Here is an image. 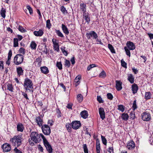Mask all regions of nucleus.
<instances>
[{
    "mask_svg": "<svg viewBox=\"0 0 153 153\" xmlns=\"http://www.w3.org/2000/svg\"><path fill=\"white\" fill-rule=\"evenodd\" d=\"M10 142L13 146L18 147L22 143V138L21 136L17 135L15 136L13 138L10 139Z\"/></svg>",
    "mask_w": 153,
    "mask_h": 153,
    "instance_id": "1",
    "label": "nucleus"
},
{
    "mask_svg": "<svg viewBox=\"0 0 153 153\" xmlns=\"http://www.w3.org/2000/svg\"><path fill=\"white\" fill-rule=\"evenodd\" d=\"M33 85L32 82L30 79L28 78H25L23 85L24 88L26 91L29 90V91L33 93Z\"/></svg>",
    "mask_w": 153,
    "mask_h": 153,
    "instance_id": "2",
    "label": "nucleus"
},
{
    "mask_svg": "<svg viewBox=\"0 0 153 153\" xmlns=\"http://www.w3.org/2000/svg\"><path fill=\"white\" fill-rule=\"evenodd\" d=\"M44 135L42 134H38L36 132H32L30 134V137L32 141L35 143L40 141L42 138V136Z\"/></svg>",
    "mask_w": 153,
    "mask_h": 153,
    "instance_id": "3",
    "label": "nucleus"
},
{
    "mask_svg": "<svg viewBox=\"0 0 153 153\" xmlns=\"http://www.w3.org/2000/svg\"><path fill=\"white\" fill-rule=\"evenodd\" d=\"M24 59V56L21 54H18L16 55L14 59V62L17 65H18L22 63Z\"/></svg>",
    "mask_w": 153,
    "mask_h": 153,
    "instance_id": "4",
    "label": "nucleus"
},
{
    "mask_svg": "<svg viewBox=\"0 0 153 153\" xmlns=\"http://www.w3.org/2000/svg\"><path fill=\"white\" fill-rule=\"evenodd\" d=\"M42 139L43 141L44 144L47 151H48L49 153H52L53 150L52 147L44 135L42 136Z\"/></svg>",
    "mask_w": 153,
    "mask_h": 153,
    "instance_id": "5",
    "label": "nucleus"
},
{
    "mask_svg": "<svg viewBox=\"0 0 153 153\" xmlns=\"http://www.w3.org/2000/svg\"><path fill=\"white\" fill-rule=\"evenodd\" d=\"M86 36L88 39H96L97 37H98L97 34L94 31H91L88 33H87Z\"/></svg>",
    "mask_w": 153,
    "mask_h": 153,
    "instance_id": "6",
    "label": "nucleus"
},
{
    "mask_svg": "<svg viewBox=\"0 0 153 153\" xmlns=\"http://www.w3.org/2000/svg\"><path fill=\"white\" fill-rule=\"evenodd\" d=\"M43 132L45 135H49L51 133V129L49 126L47 125H44L42 126Z\"/></svg>",
    "mask_w": 153,
    "mask_h": 153,
    "instance_id": "7",
    "label": "nucleus"
},
{
    "mask_svg": "<svg viewBox=\"0 0 153 153\" xmlns=\"http://www.w3.org/2000/svg\"><path fill=\"white\" fill-rule=\"evenodd\" d=\"M141 117L142 120L144 121H149L151 119L150 114L147 111H145L141 114Z\"/></svg>",
    "mask_w": 153,
    "mask_h": 153,
    "instance_id": "8",
    "label": "nucleus"
},
{
    "mask_svg": "<svg viewBox=\"0 0 153 153\" xmlns=\"http://www.w3.org/2000/svg\"><path fill=\"white\" fill-rule=\"evenodd\" d=\"M2 148L4 152H7L10 151L11 150V147L9 144L6 143L2 146Z\"/></svg>",
    "mask_w": 153,
    "mask_h": 153,
    "instance_id": "9",
    "label": "nucleus"
},
{
    "mask_svg": "<svg viewBox=\"0 0 153 153\" xmlns=\"http://www.w3.org/2000/svg\"><path fill=\"white\" fill-rule=\"evenodd\" d=\"M72 127L74 129H78L81 126V124L79 121H75L71 123Z\"/></svg>",
    "mask_w": 153,
    "mask_h": 153,
    "instance_id": "10",
    "label": "nucleus"
},
{
    "mask_svg": "<svg viewBox=\"0 0 153 153\" xmlns=\"http://www.w3.org/2000/svg\"><path fill=\"white\" fill-rule=\"evenodd\" d=\"M99 112L100 118L102 120H103L105 118V112L103 108H99Z\"/></svg>",
    "mask_w": 153,
    "mask_h": 153,
    "instance_id": "11",
    "label": "nucleus"
},
{
    "mask_svg": "<svg viewBox=\"0 0 153 153\" xmlns=\"http://www.w3.org/2000/svg\"><path fill=\"white\" fill-rule=\"evenodd\" d=\"M126 45L127 48L131 50H134L135 48V46L134 44L131 41H128L126 43Z\"/></svg>",
    "mask_w": 153,
    "mask_h": 153,
    "instance_id": "12",
    "label": "nucleus"
},
{
    "mask_svg": "<svg viewBox=\"0 0 153 153\" xmlns=\"http://www.w3.org/2000/svg\"><path fill=\"white\" fill-rule=\"evenodd\" d=\"M135 146L133 140H131L127 144V147L129 150H132L134 149Z\"/></svg>",
    "mask_w": 153,
    "mask_h": 153,
    "instance_id": "13",
    "label": "nucleus"
},
{
    "mask_svg": "<svg viewBox=\"0 0 153 153\" xmlns=\"http://www.w3.org/2000/svg\"><path fill=\"white\" fill-rule=\"evenodd\" d=\"M122 82L120 81L116 80V88L118 91H120L122 89Z\"/></svg>",
    "mask_w": 153,
    "mask_h": 153,
    "instance_id": "14",
    "label": "nucleus"
},
{
    "mask_svg": "<svg viewBox=\"0 0 153 153\" xmlns=\"http://www.w3.org/2000/svg\"><path fill=\"white\" fill-rule=\"evenodd\" d=\"M83 18L85 21V22L87 24H89L90 21V17L88 13H83Z\"/></svg>",
    "mask_w": 153,
    "mask_h": 153,
    "instance_id": "15",
    "label": "nucleus"
},
{
    "mask_svg": "<svg viewBox=\"0 0 153 153\" xmlns=\"http://www.w3.org/2000/svg\"><path fill=\"white\" fill-rule=\"evenodd\" d=\"M138 88L137 85L135 83L133 84L131 86V90L134 94L137 93Z\"/></svg>",
    "mask_w": 153,
    "mask_h": 153,
    "instance_id": "16",
    "label": "nucleus"
},
{
    "mask_svg": "<svg viewBox=\"0 0 153 153\" xmlns=\"http://www.w3.org/2000/svg\"><path fill=\"white\" fill-rule=\"evenodd\" d=\"M43 33V30L42 29H39L38 31H35L33 32L34 35L36 36H41Z\"/></svg>",
    "mask_w": 153,
    "mask_h": 153,
    "instance_id": "17",
    "label": "nucleus"
},
{
    "mask_svg": "<svg viewBox=\"0 0 153 153\" xmlns=\"http://www.w3.org/2000/svg\"><path fill=\"white\" fill-rule=\"evenodd\" d=\"M16 71L17 73V76L19 77L23 74V71L22 68L21 67H19L16 68Z\"/></svg>",
    "mask_w": 153,
    "mask_h": 153,
    "instance_id": "18",
    "label": "nucleus"
},
{
    "mask_svg": "<svg viewBox=\"0 0 153 153\" xmlns=\"http://www.w3.org/2000/svg\"><path fill=\"white\" fill-rule=\"evenodd\" d=\"M96 150L97 153H100V140L98 139L96 140Z\"/></svg>",
    "mask_w": 153,
    "mask_h": 153,
    "instance_id": "19",
    "label": "nucleus"
},
{
    "mask_svg": "<svg viewBox=\"0 0 153 153\" xmlns=\"http://www.w3.org/2000/svg\"><path fill=\"white\" fill-rule=\"evenodd\" d=\"M40 70L41 72L45 74H47L49 73L48 68L46 66L41 67Z\"/></svg>",
    "mask_w": 153,
    "mask_h": 153,
    "instance_id": "20",
    "label": "nucleus"
},
{
    "mask_svg": "<svg viewBox=\"0 0 153 153\" xmlns=\"http://www.w3.org/2000/svg\"><path fill=\"white\" fill-rule=\"evenodd\" d=\"M80 115L84 119L87 118L88 116V114L87 111L84 110L82 111L80 113Z\"/></svg>",
    "mask_w": 153,
    "mask_h": 153,
    "instance_id": "21",
    "label": "nucleus"
},
{
    "mask_svg": "<svg viewBox=\"0 0 153 153\" xmlns=\"http://www.w3.org/2000/svg\"><path fill=\"white\" fill-rule=\"evenodd\" d=\"M62 30L64 33L66 35H68L69 33V31L66 26L63 24L62 25Z\"/></svg>",
    "mask_w": 153,
    "mask_h": 153,
    "instance_id": "22",
    "label": "nucleus"
},
{
    "mask_svg": "<svg viewBox=\"0 0 153 153\" xmlns=\"http://www.w3.org/2000/svg\"><path fill=\"white\" fill-rule=\"evenodd\" d=\"M36 121L38 125L39 126H42L43 120L39 117H37L36 118Z\"/></svg>",
    "mask_w": 153,
    "mask_h": 153,
    "instance_id": "23",
    "label": "nucleus"
},
{
    "mask_svg": "<svg viewBox=\"0 0 153 153\" xmlns=\"http://www.w3.org/2000/svg\"><path fill=\"white\" fill-rule=\"evenodd\" d=\"M128 80L131 84H132L134 83V78L132 74H130L128 75Z\"/></svg>",
    "mask_w": 153,
    "mask_h": 153,
    "instance_id": "24",
    "label": "nucleus"
},
{
    "mask_svg": "<svg viewBox=\"0 0 153 153\" xmlns=\"http://www.w3.org/2000/svg\"><path fill=\"white\" fill-rule=\"evenodd\" d=\"M80 9L82 10L83 13H86V5L85 4L83 3L80 4Z\"/></svg>",
    "mask_w": 153,
    "mask_h": 153,
    "instance_id": "25",
    "label": "nucleus"
},
{
    "mask_svg": "<svg viewBox=\"0 0 153 153\" xmlns=\"http://www.w3.org/2000/svg\"><path fill=\"white\" fill-rule=\"evenodd\" d=\"M17 130L18 131L22 132L24 129L23 125L21 123L18 124L17 126Z\"/></svg>",
    "mask_w": 153,
    "mask_h": 153,
    "instance_id": "26",
    "label": "nucleus"
},
{
    "mask_svg": "<svg viewBox=\"0 0 153 153\" xmlns=\"http://www.w3.org/2000/svg\"><path fill=\"white\" fill-rule=\"evenodd\" d=\"M128 115L127 113H123L122 114L121 117L124 120H127L128 119Z\"/></svg>",
    "mask_w": 153,
    "mask_h": 153,
    "instance_id": "27",
    "label": "nucleus"
},
{
    "mask_svg": "<svg viewBox=\"0 0 153 153\" xmlns=\"http://www.w3.org/2000/svg\"><path fill=\"white\" fill-rule=\"evenodd\" d=\"M37 45L34 41L31 42L30 46L32 49L35 50L36 47Z\"/></svg>",
    "mask_w": 153,
    "mask_h": 153,
    "instance_id": "28",
    "label": "nucleus"
},
{
    "mask_svg": "<svg viewBox=\"0 0 153 153\" xmlns=\"http://www.w3.org/2000/svg\"><path fill=\"white\" fill-rule=\"evenodd\" d=\"M6 12V11L5 10L4 8L3 7L2 8L0 13L1 16L4 18L5 17Z\"/></svg>",
    "mask_w": 153,
    "mask_h": 153,
    "instance_id": "29",
    "label": "nucleus"
},
{
    "mask_svg": "<svg viewBox=\"0 0 153 153\" xmlns=\"http://www.w3.org/2000/svg\"><path fill=\"white\" fill-rule=\"evenodd\" d=\"M108 48L110 50L111 52L112 53H115V50L114 48V47L112 45L110 44H108Z\"/></svg>",
    "mask_w": 153,
    "mask_h": 153,
    "instance_id": "30",
    "label": "nucleus"
},
{
    "mask_svg": "<svg viewBox=\"0 0 153 153\" xmlns=\"http://www.w3.org/2000/svg\"><path fill=\"white\" fill-rule=\"evenodd\" d=\"M83 99V96L81 94H79L77 96V99L79 102H81Z\"/></svg>",
    "mask_w": 153,
    "mask_h": 153,
    "instance_id": "31",
    "label": "nucleus"
},
{
    "mask_svg": "<svg viewBox=\"0 0 153 153\" xmlns=\"http://www.w3.org/2000/svg\"><path fill=\"white\" fill-rule=\"evenodd\" d=\"M18 39L17 38H15L13 40L14 45L13 47H16L18 46Z\"/></svg>",
    "mask_w": 153,
    "mask_h": 153,
    "instance_id": "32",
    "label": "nucleus"
},
{
    "mask_svg": "<svg viewBox=\"0 0 153 153\" xmlns=\"http://www.w3.org/2000/svg\"><path fill=\"white\" fill-rule=\"evenodd\" d=\"M151 95V93L150 92H146L145 94V98L147 100L150 99Z\"/></svg>",
    "mask_w": 153,
    "mask_h": 153,
    "instance_id": "33",
    "label": "nucleus"
},
{
    "mask_svg": "<svg viewBox=\"0 0 153 153\" xmlns=\"http://www.w3.org/2000/svg\"><path fill=\"white\" fill-rule=\"evenodd\" d=\"M18 28L19 31L22 33H25L27 31L22 26L19 25Z\"/></svg>",
    "mask_w": 153,
    "mask_h": 153,
    "instance_id": "34",
    "label": "nucleus"
},
{
    "mask_svg": "<svg viewBox=\"0 0 153 153\" xmlns=\"http://www.w3.org/2000/svg\"><path fill=\"white\" fill-rule=\"evenodd\" d=\"M56 34L59 37H64L63 34L59 30H56Z\"/></svg>",
    "mask_w": 153,
    "mask_h": 153,
    "instance_id": "35",
    "label": "nucleus"
},
{
    "mask_svg": "<svg viewBox=\"0 0 153 153\" xmlns=\"http://www.w3.org/2000/svg\"><path fill=\"white\" fill-rule=\"evenodd\" d=\"M13 88L12 84H9L7 85V89L9 91L13 92Z\"/></svg>",
    "mask_w": 153,
    "mask_h": 153,
    "instance_id": "36",
    "label": "nucleus"
},
{
    "mask_svg": "<svg viewBox=\"0 0 153 153\" xmlns=\"http://www.w3.org/2000/svg\"><path fill=\"white\" fill-rule=\"evenodd\" d=\"M56 66L59 70H61L62 69V65L61 62H56Z\"/></svg>",
    "mask_w": 153,
    "mask_h": 153,
    "instance_id": "37",
    "label": "nucleus"
},
{
    "mask_svg": "<svg viewBox=\"0 0 153 153\" xmlns=\"http://www.w3.org/2000/svg\"><path fill=\"white\" fill-rule=\"evenodd\" d=\"M61 11L62 13L63 14H65V13H67V11L66 8L65 7L62 6L61 7Z\"/></svg>",
    "mask_w": 153,
    "mask_h": 153,
    "instance_id": "38",
    "label": "nucleus"
},
{
    "mask_svg": "<svg viewBox=\"0 0 153 153\" xmlns=\"http://www.w3.org/2000/svg\"><path fill=\"white\" fill-rule=\"evenodd\" d=\"M101 138L102 143L104 145H106L107 144V140L106 139L104 136L102 135L101 136Z\"/></svg>",
    "mask_w": 153,
    "mask_h": 153,
    "instance_id": "39",
    "label": "nucleus"
},
{
    "mask_svg": "<svg viewBox=\"0 0 153 153\" xmlns=\"http://www.w3.org/2000/svg\"><path fill=\"white\" fill-rule=\"evenodd\" d=\"M124 50L126 52V54L127 55L129 56H130V52L129 51L130 50H129L128 48L127 47H125L124 48Z\"/></svg>",
    "mask_w": 153,
    "mask_h": 153,
    "instance_id": "40",
    "label": "nucleus"
},
{
    "mask_svg": "<svg viewBox=\"0 0 153 153\" xmlns=\"http://www.w3.org/2000/svg\"><path fill=\"white\" fill-rule=\"evenodd\" d=\"M51 23L50 20L49 19L47 20L46 21V27L48 29H50L51 27Z\"/></svg>",
    "mask_w": 153,
    "mask_h": 153,
    "instance_id": "41",
    "label": "nucleus"
},
{
    "mask_svg": "<svg viewBox=\"0 0 153 153\" xmlns=\"http://www.w3.org/2000/svg\"><path fill=\"white\" fill-rule=\"evenodd\" d=\"M121 66L125 68H126L127 63L124 61L123 59H122L121 60Z\"/></svg>",
    "mask_w": 153,
    "mask_h": 153,
    "instance_id": "42",
    "label": "nucleus"
},
{
    "mask_svg": "<svg viewBox=\"0 0 153 153\" xmlns=\"http://www.w3.org/2000/svg\"><path fill=\"white\" fill-rule=\"evenodd\" d=\"M83 147L84 149V151L85 153H88V150L87 149L86 144L83 145Z\"/></svg>",
    "mask_w": 153,
    "mask_h": 153,
    "instance_id": "43",
    "label": "nucleus"
},
{
    "mask_svg": "<svg viewBox=\"0 0 153 153\" xmlns=\"http://www.w3.org/2000/svg\"><path fill=\"white\" fill-rule=\"evenodd\" d=\"M106 76V73L104 71H102L99 74V76L102 78H105Z\"/></svg>",
    "mask_w": 153,
    "mask_h": 153,
    "instance_id": "44",
    "label": "nucleus"
},
{
    "mask_svg": "<svg viewBox=\"0 0 153 153\" xmlns=\"http://www.w3.org/2000/svg\"><path fill=\"white\" fill-rule=\"evenodd\" d=\"M118 109L123 112L125 110L124 106L122 105H119L118 106Z\"/></svg>",
    "mask_w": 153,
    "mask_h": 153,
    "instance_id": "45",
    "label": "nucleus"
},
{
    "mask_svg": "<svg viewBox=\"0 0 153 153\" xmlns=\"http://www.w3.org/2000/svg\"><path fill=\"white\" fill-rule=\"evenodd\" d=\"M26 8L29 11L30 14H32L33 13V11L32 8L30 7V6L29 5H27L26 7Z\"/></svg>",
    "mask_w": 153,
    "mask_h": 153,
    "instance_id": "46",
    "label": "nucleus"
},
{
    "mask_svg": "<svg viewBox=\"0 0 153 153\" xmlns=\"http://www.w3.org/2000/svg\"><path fill=\"white\" fill-rule=\"evenodd\" d=\"M20 53L24 55L25 53V49L23 48H21L19 50Z\"/></svg>",
    "mask_w": 153,
    "mask_h": 153,
    "instance_id": "47",
    "label": "nucleus"
},
{
    "mask_svg": "<svg viewBox=\"0 0 153 153\" xmlns=\"http://www.w3.org/2000/svg\"><path fill=\"white\" fill-rule=\"evenodd\" d=\"M107 95L108 99L111 100L113 99V97L111 93H108L107 94Z\"/></svg>",
    "mask_w": 153,
    "mask_h": 153,
    "instance_id": "48",
    "label": "nucleus"
},
{
    "mask_svg": "<svg viewBox=\"0 0 153 153\" xmlns=\"http://www.w3.org/2000/svg\"><path fill=\"white\" fill-rule=\"evenodd\" d=\"M132 107L133 110H135L137 108V105H136V100H135L134 101Z\"/></svg>",
    "mask_w": 153,
    "mask_h": 153,
    "instance_id": "49",
    "label": "nucleus"
},
{
    "mask_svg": "<svg viewBox=\"0 0 153 153\" xmlns=\"http://www.w3.org/2000/svg\"><path fill=\"white\" fill-rule=\"evenodd\" d=\"M65 66H67L68 68H69L70 65V63L69 61L65 59Z\"/></svg>",
    "mask_w": 153,
    "mask_h": 153,
    "instance_id": "50",
    "label": "nucleus"
},
{
    "mask_svg": "<svg viewBox=\"0 0 153 153\" xmlns=\"http://www.w3.org/2000/svg\"><path fill=\"white\" fill-rule=\"evenodd\" d=\"M97 100L100 103H102L103 102L102 99L100 96H97Z\"/></svg>",
    "mask_w": 153,
    "mask_h": 153,
    "instance_id": "51",
    "label": "nucleus"
},
{
    "mask_svg": "<svg viewBox=\"0 0 153 153\" xmlns=\"http://www.w3.org/2000/svg\"><path fill=\"white\" fill-rule=\"evenodd\" d=\"M96 65L95 64H91L87 68V70L88 71H89L91 68L94 67H96Z\"/></svg>",
    "mask_w": 153,
    "mask_h": 153,
    "instance_id": "52",
    "label": "nucleus"
},
{
    "mask_svg": "<svg viewBox=\"0 0 153 153\" xmlns=\"http://www.w3.org/2000/svg\"><path fill=\"white\" fill-rule=\"evenodd\" d=\"M53 48L54 50L57 52H58L59 51V45H54Z\"/></svg>",
    "mask_w": 153,
    "mask_h": 153,
    "instance_id": "53",
    "label": "nucleus"
},
{
    "mask_svg": "<svg viewBox=\"0 0 153 153\" xmlns=\"http://www.w3.org/2000/svg\"><path fill=\"white\" fill-rule=\"evenodd\" d=\"M66 126L67 130H70L72 127L71 124L67 123L66 125Z\"/></svg>",
    "mask_w": 153,
    "mask_h": 153,
    "instance_id": "54",
    "label": "nucleus"
},
{
    "mask_svg": "<svg viewBox=\"0 0 153 153\" xmlns=\"http://www.w3.org/2000/svg\"><path fill=\"white\" fill-rule=\"evenodd\" d=\"M96 40V42H97V44H100L101 45H103V43L102 42L101 39H99L98 38V37H97L96 39H95Z\"/></svg>",
    "mask_w": 153,
    "mask_h": 153,
    "instance_id": "55",
    "label": "nucleus"
},
{
    "mask_svg": "<svg viewBox=\"0 0 153 153\" xmlns=\"http://www.w3.org/2000/svg\"><path fill=\"white\" fill-rule=\"evenodd\" d=\"M12 55V51L11 50H10L8 53V58L9 59H11V57Z\"/></svg>",
    "mask_w": 153,
    "mask_h": 153,
    "instance_id": "56",
    "label": "nucleus"
},
{
    "mask_svg": "<svg viewBox=\"0 0 153 153\" xmlns=\"http://www.w3.org/2000/svg\"><path fill=\"white\" fill-rule=\"evenodd\" d=\"M52 42L54 45H59L58 42H56V39H52Z\"/></svg>",
    "mask_w": 153,
    "mask_h": 153,
    "instance_id": "57",
    "label": "nucleus"
},
{
    "mask_svg": "<svg viewBox=\"0 0 153 153\" xmlns=\"http://www.w3.org/2000/svg\"><path fill=\"white\" fill-rule=\"evenodd\" d=\"M4 68L3 61H0V68L1 69L3 70Z\"/></svg>",
    "mask_w": 153,
    "mask_h": 153,
    "instance_id": "58",
    "label": "nucleus"
},
{
    "mask_svg": "<svg viewBox=\"0 0 153 153\" xmlns=\"http://www.w3.org/2000/svg\"><path fill=\"white\" fill-rule=\"evenodd\" d=\"M108 151L110 153H114L113 148L112 147H110Z\"/></svg>",
    "mask_w": 153,
    "mask_h": 153,
    "instance_id": "59",
    "label": "nucleus"
},
{
    "mask_svg": "<svg viewBox=\"0 0 153 153\" xmlns=\"http://www.w3.org/2000/svg\"><path fill=\"white\" fill-rule=\"evenodd\" d=\"M131 118L132 119H134L135 118V114L133 112H131L130 114Z\"/></svg>",
    "mask_w": 153,
    "mask_h": 153,
    "instance_id": "60",
    "label": "nucleus"
},
{
    "mask_svg": "<svg viewBox=\"0 0 153 153\" xmlns=\"http://www.w3.org/2000/svg\"><path fill=\"white\" fill-rule=\"evenodd\" d=\"M14 150L16 153H22L21 151L18 149L16 147L14 149Z\"/></svg>",
    "mask_w": 153,
    "mask_h": 153,
    "instance_id": "61",
    "label": "nucleus"
},
{
    "mask_svg": "<svg viewBox=\"0 0 153 153\" xmlns=\"http://www.w3.org/2000/svg\"><path fill=\"white\" fill-rule=\"evenodd\" d=\"M22 94L23 95V97H24L27 100H29V99L28 98L27 94L25 93H24V92H23L22 93Z\"/></svg>",
    "mask_w": 153,
    "mask_h": 153,
    "instance_id": "62",
    "label": "nucleus"
},
{
    "mask_svg": "<svg viewBox=\"0 0 153 153\" xmlns=\"http://www.w3.org/2000/svg\"><path fill=\"white\" fill-rule=\"evenodd\" d=\"M53 121L52 120H49L48 122V124H49L50 126H52L53 123Z\"/></svg>",
    "mask_w": 153,
    "mask_h": 153,
    "instance_id": "63",
    "label": "nucleus"
},
{
    "mask_svg": "<svg viewBox=\"0 0 153 153\" xmlns=\"http://www.w3.org/2000/svg\"><path fill=\"white\" fill-rule=\"evenodd\" d=\"M70 61L72 64L74 65L75 63L74 57V56L71 59Z\"/></svg>",
    "mask_w": 153,
    "mask_h": 153,
    "instance_id": "64",
    "label": "nucleus"
}]
</instances>
